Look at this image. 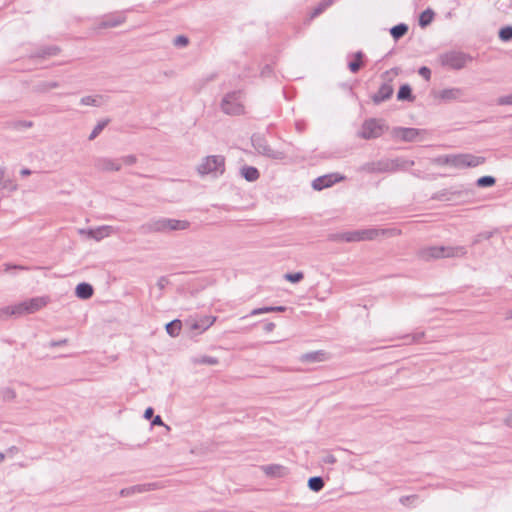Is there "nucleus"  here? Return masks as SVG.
<instances>
[{
    "instance_id": "6e6552de",
    "label": "nucleus",
    "mask_w": 512,
    "mask_h": 512,
    "mask_svg": "<svg viewBox=\"0 0 512 512\" xmlns=\"http://www.w3.org/2000/svg\"><path fill=\"white\" fill-rule=\"evenodd\" d=\"M391 72L397 75L398 68H393L390 71H385L382 74V78L385 80V82L380 86L379 90L371 97L373 103L376 105L390 99L391 96L393 95L394 89L391 84L392 78L388 77Z\"/></svg>"
},
{
    "instance_id": "b1692460",
    "label": "nucleus",
    "mask_w": 512,
    "mask_h": 512,
    "mask_svg": "<svg viewBox=\"0 0 512 512\" xmlns=\"http://www.w3.org/2000/svg\"><path fill=\"white\" fill-rule=\"evenodd\" d=\"M414 95L412 93V88L409 84H403L400 86L398 93H397V99L399 101H413Z\"/></svg>"
},
{
    "instance_id": "ea45409f",
    "label": "nucleus",
    "mask_w": 512,
    "mask_h": 512,
    "mask_svg": "<svg viewBox=\"0 0 512 512\" xmlns=\"http://www.w3.org/2000/svg\"><path fill=\"white\" fill-rule=\"evenodd\" d=\"M304 278L303 272L286 273L284 279L291 283H298Z\"/></svg>"
},
{
    "instance_id": "8fccbe9b",
    "label": "nucleus",
    "mask_w": 512,
    "mask_h": 512,
    "mask_svg": "<svg viewBox=\"0 0 512 512\" xmlns=\"http://www.w3.org/2000/svg\"><path fill=\"white\" fill-rule=\"evenodd\" d=\"M498 105H512V93L509 95L501 96L497 99Z\"/></svg>"
},
{
    "instance_id": "4c0bfd02",
    "label": "nucleus",
    "mask_w": 512,
    "mask_h": 512,
    "mask_svg": "<svg viewBox=\"0 0 512 512\" xmlns=\"http://www.w3.org/2000/svg\"><path fill=\"white\" fill-rule=\"evenodd\" d=\"M499 38L504 42L511 41L512 40V26L508 25V26L502 27L499 30Z\"/></svg>"
},
{
    "instance_id": "39448f33",
    "label": "nucleus",
    "mask_w": 512,
    "mask_h": 512,
    "mask_svg": "<svg viewBox=\"0 0 512 512\" xmlns=\"http://www.w3.org/2000/svg\"><path fill=\"white\" fill-rule=\"evenodd\" d=\"M221 109L227 115H240L244 112L241 91L227 93L221 101Z\"/></svg>"
},
{
    "instance_id": "f257e3e1",
    "label": "nucleus",
    "mask_w": 512,
    "mask_h": 512,
    "mask_svg": "<svg viewBox=\"0 0 512 512\" xmlns=\"http://www.w3.org/2000/svg\"><path fill=\"white\" fill-rule=\"evenodd\" d=\"M190 227L187 220H177L165 217H154L140 226L142 234L170 233L172 231L186 230Z\"/></svg>"
},
{
    "instance_id": "393cba45",
    "label": "nucleus",
    "mask_w": 512,
    "mask_h": 512,
    "mask_svg": "<svg viewBox=\"0 0 512 512\" xmlns=\"http://www.w3.org/2000/svg\"><path fill=\"white\" fill-rule=\"evenodd\" d=\"M262 469L266 475L271 477H282L286 470L285 467L276 464L265 465Z\"/></svg>"
},
{
    "instance_id": "c9c22d12",
    "label": "nucleus",
    "mask_w": 512,
    "mask_h": 512,
    "mask_svg": "<svg viewBox=\"0 0 512 512\" xmlns=\"http://www.w3.org/2000/svg\"><path fill=\"white\" fill-rule=\"evenodd\" d=\"M332 4L331 0H325L320 2L312 11L311 17L315 18L322 14L330 5Z\"/></svg>"
},
{
    "instance_id": "6e6d98bb",
    "label": "nucleus",
    "mask_w": 512,
    "mask_h": 512,
    "mask_svg": "<svg viewBox=\"0 0 512 512\" xmlns=\"http://www.w3.org/2000/svg\"><path fill=\"white\" fill-rule=\"evenodd\" d=\"M16 397V393L13 389L7 388L4 391V398L5 399H14Z\"/></svg>"
},
{
    "instance_id": "49530a36",
    "label": "nucleus",
    "mask_w": 512,
    "mask_h": 512,
    "mask_svg": "<svg viewBox=\"0 0 512 512\" xmlns=\"http://www.w3.org/2000/svg\"><path fill=\"white\" fill-rule=\"evenodd\" d=\"M12 126H13V128L18 129V130L22 129V128H31L33 126V122L26 121V120L15 121L12 123Z\"/></svg>"
},
{
    "instance_id": "4468645a",
    "label": "nucleus",
    "mask_w": 512,
    "mask_h": 512,
    "mask_svg": "<svg viewBox=\"0 0 512 512\" xmlns=\"http://www.w3.org/2000/svg\"><path fill=\"white\" fill-rule=\"evenodd\" d=\"M423 132L417 128L398 127L394 129V136L405 142H413Z\"/></svg>"
},
{
    "instance_id": "9b49d317",
    "label": "nucleus",
    "mask_w": 512,
    "mask_h": 512,
    "mask_svg": "<svg viewBox=\"0 0 512 512\" xmlns=\"http://www.w3.org/2000/svg\"><path fill=\"white\" fill-rule=\"evenodd\" d=\"M215 320L216 317L206 315L200 318H190L186 320L185 324L190 328V330L202 333L212 326Z\"/></svg>"
},
{
    "instance_id": "2eb2a0df",
    "label": "nucleus",
    "mask_w": 512,
    "mask_h": 512,
    "mask_svg": "<svg viewBox=\"0 0 512 512\" xmlns=\"http://www.w3.org/2000/svg\"><path fill=\"white\" fill-rule=\"evenodd\" d=\"M387 164V172H396L399 170H407L414 165L413 160L404 158L385 159Z\"/></svg>"
},
{
    "instance_id": "09e8293b",
    "label": "nucleus",
    "mask_w": 512,
    "mask_h": 512,
    "mask_svg": "<svg viewBox=\"0 0 512 512\" xmlns=\"http://www.w3.org/2000/svg\"><path fill=\"white\" fill-rule=\"evenodd\" d=\"M495 231H484L477 235V238L474 240V244L478 243L480 240H489L494 235Z\"/></svg>"
},
{
    "instance_id": "c85d7f7f",
    "label": "nucleus",
    "mask_w": 512,
    "mask_h": 512,
    "mask_svg": "<svg viewBox=\"0 0 512 512\" xmlns=\"http://www.w3.org/2000/svg\"><path fill=\"white\" fill-rule=\"evenodd\" d=\"M434 15H435L434 11L430 8H427L419 16V25L422 28L427 27L433 21Z\"/></svg>"
},
{
    "instance_id": "c756f323",
    "label": "nucleus",
    "mask_w": 512,
    "mask_h": 512,
    "mask_svg": "<svg viewBox=\"0 0 512 512\" xmlns=\"http://www.w3.org/2000/svg\"><path fill=\"white\" fill-rule=\"evenodd\" d=\"M325 485L324 479L321 476H313L308 479V487L313 492H319Z\"/></svg>"
},
{
    "instance_id": "473e14b6",
    "label": "nucleus",
    "mask_w": 512,
    "mask_h": 512,
    "mask_svg": "<svg viewBox=\"0 0 512 512\" xmlns=\"http://www.w3.org/2000/svg\"><path fill=\"white\" fill-rule=\"evenodd\" d=\"M59 52V48L56 47V46H49V47H45V48H42L41 50H39L37 53H36V57H41V58H45L47 56H54V55H57Z\"/></svg>"
},
{
    "instance_id": "f03ea898",
    "label": "nucleus",
    "mask_w": 512,
    "mask_h": 512,
    "mask_svg": "<svg viewBox=\"0 0 512 512\" xmlns=\"http://www.w3.org/2000/svg\"><path fill=\"white\" fill-rule=\"evenodd\" d=\"M467 254L464 246H431L421 251L422 258L440 259V258H460Z\"/></svg>"
},
{
    "instance_id": "f8f14e48",
    "label": "nucleus",
    "mask_w": 512,
    "mask_h": 512,
    "mask_svg": "<svg viewBox=\"0 0 512 512\" xmlns=\"http://www.w3.org/2000/svg\"><path fill=\"white\" fill-rule=\"evenodd\" d=\"M344 177L337 173L327 174L317 177L312 181V188L317 191H321L325 188L331 187L333 184L341 181Z\"/></svg>"
},
{
    "instance_id": "0eeeda50",
    "label": "nucleus",
    "mask_w": 512,
    "mask_h": 512,
    "mask_svg": "<svg viewBox=\"0 0 512 512\" xmlns=\"http://www.w3.org/2000/svg\"><path fill=\"white\" fill-rule=\"evenodd\" d=\"M486 159L470 153L452 154L451 167L456 169L474 168L485 163Z\"/></svg>"
},
{
    "instance_id": "a18cd8bd",
    "label": "nucleus",
    "mask_w": 512,
    "mask_h": 512,
    "mask_svg": "<svg viewBox=\"0 0 512 512\" xmlns=\"http://www.w3.org/2000/svg\"><path fill=\"white\" fill-rule=\"evenodd\" d=\"M108 228L109 227L103 226L97 230H89V235L96 240H100L104 237L103 231Z\"/></svg>"
},
{
    "instance_id": "6ab92c4d",
    "label": "nucleus",
    "mask_w": 512,
    "mask_h": 512,
    "mask_svg": "<svg viewBox=\"0 0 512 512\" xmlns=\"http://www.w3.org/2000/svg\"><path fill=\"white\" fill-rule=\"evenodd\" d=\"M361 170L367 173H384L387 172V164L385 160L367 162L362 165Z\"/></svg>"
},
{
    "instance_id": "338daca9",
    "label": "nucleus",
    "mask_w": 512,
    "mask_h": 512,
    "mask_svg": "<svg viewBox=\"0 0 512 512\" xmlns=\"http://www.w3.org/2000/svg\"><path fill=\"white\" fill-rule=\"evenodd\" d=\"M31 173H32V171H31L30 169H28V168H23V169L20 171V174H21L22 176H28V175H30Z\"/></svg>"
},
{
    "instance_id": "f704fd0d",
    "label": "nucleus",
    "mask_w": 512,
    "mask_h": 512,
    "mask_svg": "<svg viewBox=\"0 0 512 512\" xmlns=\"http://www.w3.org/2000/svg\"><path fill=\"white\" fill-rule=\"evenodd\" d=\"M10 316H19L18 312L16 311V305L7 306L0 309V320H6Z\"/></svg>"
},
{
    "instance_id": "412c9836",
    "label": "nucleus",
    "mask_w": 512,
    "mask_h": 512,
    "mask_svg": "<svg viewBox=\"0 0 512 512\" xmlns=\"http://www.w3.org/2000/svg\"><path fill=\"white\" fill-rule=\"evenodd\" d=\"M94 289L91 284L82 282L75 288V294L79 299L87 300L92 297Z\"/></svg>"
},
{
    "instance_id": "f3484780",
    "label": "nucleus",
    "mask_w": 512,
    "mask_h": 512,
    "mask_svg": "<svg viewBox=\"0 0 512 512\" xmlns=\"http://www.w3.org/2000/svg\"><path fill=\"white\" fill-rule=\"evenodd\" d=\"M357 231L359 234V241L374 240L379 235L390 234V230H388V229L368 228V229H361V230H357Z\"/></svg>"
},
{
    "instance_id": "dca6fc26",
    "label": "nucleus",
    "mask_w": 512,
    "mask_h": 512,
    "mask_svg": "<svg viewBox=\"0 0 512 512\" xmlns=\"http://www.w3.org/2000/svg\"><path fill=\"white\" fill-rule=\"evenodd\" d=\"M155 489V484H138L131 487H126L120 490L119 494L121 497H129L136 493H144Z\"/></svg>"
},
{
    "instance_id": "7c9ffc66",
    "label": "nucleus",
    "mask_w": 512,
    "mask_h": 512,
    "mask_svg": "<svg viewBox=\"0 0 512 512\" xmlns=\"http://www.w3.org/2000/svg\"><path fill=\"white\" fill-rule=\"evenodd\" d=\"M457 194H458L457 192H453V191L445 189V190L435 193L432 198L439 200V201H452V200H454V196Z\"/></svg>"
},
{
    "instance_id": "2f4dec72",
    "label": "nucleus",
    "mask_w": 512,
    "mask_h": 512,
    "mask_svg": "<svg viewBox=\"0 0 512 512\" xmlns=\"http://www.w3.org/2000/svg\"><path fill=\"white\" fill-rule=\"evenodd\" d=\"M304 362H320L324 360V353L321 351L306 353L301 357Z\"/></svg>"
},
{
    "instance_id": "774afa93",
    "label": "nucleus",
    "mask_w": 512,
    "mask_h": 512,
    "mask_svg": "<svg viewBox=\"0 0 512 512\" xmlns=\"http://www.w3.org/2000/svg\"><path fill=\"white\" fill-rule=\"evenodd\" d=\"M423 333H416L414 336H413V341H419L422 337H423Z\"/></svg>"
},
{
    "instance_id": "680f3d73",
    "label": "nucleus",
    "mask_w": 512,
    "mask_h": 512,
    "mask_svg": "<svg viewBox=\"0 0 512 512\" xmlns=\"http://www.w3.org/2000/svg\"><path fill=\"white\" fill-rule=\"evenodd\" d=\"M323 461L328 464H334L336 462V458L334 455L329 454L324 457Z\"/></svg>"
},
{
    "instance_id": "603ef678",
    "label": "nucleus",
    "mask_w": 512,
    "mask_h": 512,
    "mask_svg": "<svg viewBox=\"0 0 512 512\" xmlns=\"http://www.w3.org/2000/svg\"><path fill=\"white\" fill-rule=\"evenodd\" d=\"M270 312H272L271 306H266V307H261V308L253 309L250 314L252 316H254V315H259V314H263V313H270Z\"/></svg>"
},
{
    "instance_id": "052dcab7",
    "label": "nucleus",
    "mask_w": 512,
    "mask_h": 512,
    "mask_svg": "<svg viewBox=\"0 0 512 512\" xmlns=\"http://www.w3.org/2000/svg\"><path fill=\"white\" fill-rule=\"evenodd\" d=\"M275 324L273 322H267L265 323L263 329L265 332L270 333L274 330Z\"/></svg>"
},
{
    "instance_id": "ddd939ff",
    "label": "nucleus",
    "mask_w": 512,
    "mask_h": 512,
    "mask_svg": "<svg viewBox=\"0 0 512 512\" xmlns=\"http://www.w3.org/2000/svg\"><path fill=\"white\" fill-rule=\"evenodd\" d=\"M95 167L100 171L110 172L119 171L121 163L118 159H111L107 157H100L95 161Z\"/></svg>"
},
{
    "instance_id": "e433bc0d",
    "label": "nucleus",
    "mask_w": 512,
    "mask_h": 512,
    "mask_svg": "<svg viewBox=\"0 0 512 512\" xmlns=\"http://www.w3.org/2000/svg\"><path fill=\"white\" fill-rule=\"evenodd\" d=\"M496 179L493 176H482L477 179L476 185L478 187L484 188V187H491L495 184Z\"/></svg>"
},
{
    "instance_id": "bb28decb",
    "label": "nucleus",
    "mask_w": 512,
    "mask_h": 512,
    "mask_svg": "<svg viewBox=\"0 0 512 512\" xmlns=\"http://www.w3.org/2000/svg\"><path fill=\"white\" fill-rule=\"evenodd\" d=\"M408 25L405 23H399L390 29V34L395 41L402 38L408 32Z\"/></svg>"
},
{
    "instance_id": "9d476101",
    "label": "nucleus",
    "mask_w": 512,
    "mask_h": 512,
    "mask_svg": "<svg viewBox=\"0 0 512 512\" xmlns=\"http://www.w3.org/2000/svg\"><path fill=\"white\" fill-rule=\"evenodd\" d=\"M47 303L48 299L46 297H34L16 304V311L18 312L19 316L35 313L36 311H39L45 307Z\"/></svg>"
},
{
    "instance_id": "72a5a7b5",
    "label": "nucleus",
    "mask_w": 512,
    "mask_h": 512,
    "mask_svg": "<svg viewBox=\"0 0 512 512\" xmlns=\"http://www.w3.org/2000/svg\"><path fill=\"white\" fill-rule=\"evenodd\" d=\"M109 119H104L102 121H99L97 125L94 127L92 132L89 135V140H94L102 131L103 129L108 125Z\"/></svg>"
},
{
    "instance_id": "3c124183",
    "label": "nucleus",
    "mask_w": 512,
    "mask_h": 512,
    "mask_svg": "<svg viewBox=\"0 0 512 512\" xmlns=\"http://www.w3.org/2000/svg\"><path fill=\"white\" fill-rule=\"evenodd\" d=\"M418 73L420 76H422L426 81H429L431 78V70L426 67L422 66L419 68Z\"/></svg>"
},
{
    "instance_id": "79ce46f5",
    "label": "nucleus",
    "mask_w": 512,
    "mask_h": 512,
    "mask_svg": "<svg viewBox=\"0 0 512 512\" xmlns=\"http://www.w3.org/2000/svg\"><path fill=\"white\" fill-rule=\"evenodd\" d=\"M11 181L9 179H5V168L0 167V188L8 189L10 188Z\"/></svg>"
},
{
    "instance_id": "bf43d9fd",
    "label": "nucleus",
    "mask_w": 512,
    "mask_h": 512,
    "mask_svg": "<svg viewBox=\"0 0 512 512\" xmlns=\"http://www.w3.org/2000/svg\"><path fill=\"white\" fill-rule=\"evenodd\" d=\"M154 415V409L152 407H148L144 412V418L150 420Z\"/></svg>"
},
{
    "instance_id": "37998d69",
    "label": "nucleus",
    "mask_w": 512,
    "mask_h": 512,
    "mask_svg": "<svg viewBox=\"0 0 512 512\" xmlns=\"http://www.w3.org/2000/svg\"><path fill=\"white\" fill-rule=\"evenodd\" d=\"M80 103L82 105H87V106H98L99 105L97 97H94V96L82 97L80 100Z\"/></svg>"
},
{
    "instance_id": "423d86ee",
    "label": "nucleus",
    "mask_w": 512,
    "mask_h": 512,
    "mask_svg": "<svg viewBox=\"0 0 512 512\" xmlns=\"http://www.w3.org/2000/svg\"><path fill=\"white\" fill-rule=\"evenodd\" d=\"M251 142L254 147V149L257 151V153L271 158L275 160H282L285 157V154L282 151L273 149L266 140L265 137H263L260 134H254L251 137Z\"/></svg>"
},
{
    "instance_id": "0e129e2a",
    "label": "nucleus",
    "mask_w": 512,
    "mask_h": 512,
    "mask_svg": "<svg viewBox=\"0 0 512 512\" xmlns=\"http://www.w3.org/2000/svg\"><path fill=\"white\" fill-rule=\"evenodd\" d=\"M504 424L512 428V412L504 419Z\"/></svg>"
},
{
    "instance_id": "58836bf2",
    "label": "nucleus",
    "mask_w": 512,
    "mask_h": 512,
    "mask_svg": "<svg viewBox=\"0 0 512 512\" xmlns=\"http://www.w3.org/2000/svg\"><path fill=\"white\" fill-rule=\"evenodd\" d=\"M197 364H205V365H217L219 363L218 358L213 356H201L195 360Z\"/></svg>"
},
{
    "instance_id": "13d9d810",
    "label": "nucleus",
    "mask_w": 512,
    "mask_h": 512,
    "mask_svg": "<svg viewBox=\"0 0 512 512\" xmlns=\"http://www.w3.org/2000/svg\"><path fill=\"white\" fill-rule=\"evenodd\" d=\"M46 90L53 89L59 87V83L56 81H51L43 84Z\"/></svg>"
},
{
    "instance_id": "20e7f679",
    "label": "nucleus",
    "mask_w": 512,
    "mask_h": 512,
    "mask_svg": "<svg viewBox=\"0 0 512 512\" xmlns=\"http://www.w3.org/2000/svg\"><path fill=\"white\" fill-rule=\"evenodd\" d=\"M197 171L201 175L213 174L214 177L222 175L225 171V158L221 155L207 156L202 160Z\"/></svg>"
},
{
    "instance_id": "a19ab883",
    "label": "nucleus",
    "mask_w": 512,
    "mask_h": 512,
    "mask_svg": "<svg viewBox=\"0 0 512 512\" xmlns=\"http://www.w3.org/2000/svg\"><path fill=\"white\" fill-rule=\"evenodd\" d=\"M188 43L189 39L184 35H178L173 39V44L178 48L186 47Z\"/></svg>"
},
{
    "instance_id": "864d4df0",
    "label": "nucleus",
    "mask_w": 512,
    "mask_h": 512,
    "mask_svg": "<svg viewBox=\"0 0 512 512\" xmlns=\"http://www.w3.org/2000/svg\"><path fill=\"white\" fill-rule=\"evenodd\" d=\"M168 283H169V281H168L167 277L162 276L158 279L157 286L159 287L160 290H163L168 285Z\"/></svg>"
},
{
    "instance_id": "1a4fd4ad",
    "label": "nucleus",
    "mask_w": 512,
    "mask_h": 512,
    "mask_svg": "<svg viewBox=\"0 0 512 512\" xmlns=\"http://www.w3.org/2000/svg\"><path fill=\"white\" fill-rule=\"evenodd\" d=\"M385 130V125L381 120L370 118L362 124L359 137L363 139H376L382 136Z\"/></svg>"
},
{
    "instance_id": "e2e57ef3",
    "label": "nucleus",
    "mask_w": 512,
    "mask_h": 512,
    "mask_svg": "<svg viewBox=\"0 0 512 512\" xmlns=\"http://www.w3.org/2000/svg\"><path fill=\"white\" fill-rule=\"evenodd\" d=\"M66 343H67V339H61L58 341H52L50 343V346L51 347H59V346L65 345Z\"/></svg>"
},
{
    "instance_id": "5fc2aeb1",
    "label": "nucleus",
    "mask_w": 512,
    "mask_h": 512,
    "mask_svg": "<svg viewBox=\"0 0 512 512\" xmlns=\"http://www.w3.org/2000/svg\"><path fill=\"white\" fill-rule=\"evenodd\" d=\"M417 499V496L411 495V496H402L400 498V503L403 505H406L409 502L415 501Z\"/></svg>"
},
{
    "instance_id": "69168bd1",
    "label": "nucleus",
    "mask_w": 512,
    "mask_h": 512,
    "mask_svg": "<svg viewBox=\"0 0 512 512\" xmlns=\"http://www.w3.org/2000/svg\"><path fill=\"white\" fill-rule=\"evenodd\" d=\"M272 312H284L287 310L285 306H271Z\"/></svg>"
},
{
    "instance_id": "a878e982",
    "label": "nucleus",
    "mask_w": 512,
    "mask_h": 512,
    "mask_svg": "<svg viewBox=\"0 0 512 512\" xmlns=\"http://www.w3.org/2000/svg\"><path fill=\"white\" fill-rule=\"evenodd\" d=\"M354 60L348 63V68L352 73H357L363 66L364 53L358 51L354 54Z\"/></svg>"
},
{
    "instance_id": "7ed1b4c3",
    "label": "nucleus",
    "mask_w": 512,
    "mask_h": 512,
    "mask_svg": "<svg viewBox=\"0 0 512 512\" xmlns=\"http://www.w3.org/2000/svg\"><path fill=\"white\" fill-rule=\"evenodd\" d=\"M438 60L443 67L461 70L473 60V57L462 51L451 50L440 54Z\"/></svg>"
},
{
    "instance_id": "4d7b16f0",
    "label": "nucleus",
    "mask_w": 512,
    "mask_h": 512,
    "mask_svg": "<svg viewBox=\"0 0 512 512\" xmlns=\"http://www.w3.org/2000/svg\"><path fill=\"white\" fill-rule=\"evenodd\" d=\"M151 425L152 426H161V425H164V422L161 418V416L157 415L155 417H153L152 421H151Z\"/></svg>"
},
{
    "instance_id": "a211bd4d",
    "label": "nucleus",
    "mask_w": 512,
    "mask_h": 512,
    "mask_svg": "<svg viewBox=\"0 0 512 512\" xmlns=\"http://www.w3.org/2000/svg\"><path fill=\"white\" fill-rule=\"evenodd\" d=\"M464 92L461 88H447L439 92V98L445 102L459 100Z\"/></svg>"
},
{
    "instance_id": "aec40b11",
    "label": "nucleus",
    "mask_w": 512,
    "mask_h": 512,
    "mask_svg": "<svg viewBox=\"0 0 512 512\" xmlns=\"http://www.w3.org/2000/svg\"><path fill=\"white\" fill-rule=\"evenodd\" d=\"M330 240L332 241H342V242H359V234L358 231H347L341 233H335L330 235Z\"/></svg>"
},
{
    "instance_id": "c03bdc74",
    "label": "nucleus",
    "mask_w": 512,
    "mask_h": 512,
    "mask_svg": "<svg viewBox=\"0 0 512 512\" xmlns=\"http://www.w3.org/2000/svg\"><path fill=\"white\" fill-rule=\"evenodd\" d=\"M451 161H452V154L439 156L434 160V162L438 165H448V166H451Z\"/></svg>"
},
{
    "instance_id": "5701e85b",
    "label": "nucleus",
    "mask_w": 512,
    "mask_h": 512,
    "mask_svg": "<svg viewBox=\"0 0 512 512\" xmlns=\"http://www.w3.org/2000/svg\"><path fill=\"white\" fill-rule=\"evenodd\" d=\"M125 21V17L122 14H115L107 16L102 22L101 27H116Z\"/></svg>"
},
{
    "instance_id": "de8ad7c7",
    "label": "nucleus",
    "mask_w": 512,
    "mask_h": 512,
    "mask_svg": "<svg viewBox=\"0 0 512 512\" xmlns=\"http://www.w3.org/2000/svg\"><path fill=\"white\" fill-rule=\"evenodd\" d=\"M118 160H120L121 165L124 164V165L131 166L136 163L137 158L134 155H126V156L119 158Z\"/></svg>"
},
{
    "instance_id": "cd10ccee",
    "label": "nucleus",
    "mask_w": 512,
    "mask_h": 512,
    "mask_svg": "<svg viewBox=\"0 0 512 512\" xmlns=\"http://www.w3.org/2000/svg\"><path fill=\"white\" fill-rule=\"evenodd\" d=\"M165 328H166V332L171 337H176L180 333V330L182 328V322H181V320H178V319L172 320L166 324Z\"/></svg>"
},
{
    "instance_id": "4be33fe9",
    "label": "nucleus",
    "mask_w": 512,
    "mask_h": 512,
    "mask_svg": "<svg viewBox=\"0 0 512 512\" xmlns=\"http://www.w3.org/2000/svg\"><path fill=\"white\" fill-rule=\"evenodd\" d=\"M241 176L249 182H254L260 177V173L256 167L243 166L241 168Z\"/></svg>"
}]
</instances>
